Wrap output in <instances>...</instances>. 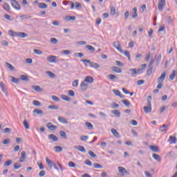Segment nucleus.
Segmentation results:
<instances>
[{"instance_id": "nucleus-1", "label": "nucleus", "mask_w": 177, "mask_h": 177, "mask_svg": "<svg viewBox=\"0 0 177 177\" xmlns=\"http://www.w3.org/2000/svg\"><path fill=\"white\" fill-rule=\"evenodd\" d=\"M8 34L10 37H18L19 38H27L28 34L23 32H15L12 30L8 31Z\"/></svg>"}, {"instance_id": "nucleus-2", "label": "nucleus", "mask_w": 177, "mask_h": 177, "mask_svg": "<svg viewBox=\"0 0 177 177\" xmlns=\"http://www.w3.org/2000/svg\"><path fill=\"white\" fill-rule=\"evenodd\" d=\"M151 95H149L147 97V106L143 107V110L146 114L151 113Z\"/></svg>"}, {"instance_id": "nucleus-3", "label": "nucleus", "mask_w": 177, "mask_h": 177, "mask_svg": "<svg viewBox=\"0 0 177 177\" xmlns=\"http://www.w3.org/2000/svg\"><path fill=\"white\" fill-rule=\"evenodd\" d=\"M81 62H82L86 66V67H88V64H86L88 63L90 65V67L92 68H100V65H99V64L96 62H92L89 59H81Z\"/></svg>"}, {"instance_id": "nucleus-4", "label": "nucleus", "mask_w": 177, "mask_h": 177, "mask_svg": "<svg viewBox=\"0 0 177 177\" xmlns=\"http://www.w3.org/2000/svg\"><path fill=\"white\" fill-rule=\"evenodd\" d=\"M166 75H167V73H166L165 72H163V73L161 74L160 77L158 78V80H157V82H158V84L157 85V88H158V89H161V88H162V86H163V85H164V84H163V82H164V81H165V80Z\"/></svg>"}, {"instance_id": "nucleus-5", "label": "nucleus", "mask_w": 177, "mask_h": 177, "mask_svg": "<svg viewBox=\"0 0 177 177\" xmlns=\"http://www.w3.org/2000/svg\"><path fill=\"white\" fill-rule=\"evenodd\" d=\"M11 5L12 8H14L17 10H20V9L21 8V7H20V4H19L17 1L16 0H12Z\"/></svg>"}, {"instance_id": "nucleus-6", "label": "nucleus", "mask_w": 177, "mask_h": 177, "mask_svg": "<svg viewBox=\"0 0 177 177\" xmlns=\"http://www.w3.org/2000/svg\"><path fill=\"white\" fill-rule=\"evenodd\" d=\"M165 5H166L165 0H160L158 2V10L160 11H162V10L164 9V6H165Z\"/></svg>"}, {"instance_id": "nucleus-7", "label": "nucleus", "mask_w": 177, "mask_h": 177, "mask_svg": "<svg viewBox=\"0 0 177 177\" xmlns=\"http://www.w3.org/2000/svg\"><path fill=\"white\" fill-rule=\"evenodd\" d=\"M113 46L120 53H124V51L122 50V48H121V46L120 45V41H114L113 42Z\"/></svg>"}, {"instance_id": "nucleus-8", "label": "nucleus", "mask_w": 177, "mask_h": 177, "mask_svg": "<svg viewBox=\"0 0 177 177\" xmlns=\"http://www.w3.org/2000/svg\"><path fill=\"white\" fill-rule=\"evenodd\" d=\"M26 158H27V154L25 151H23L21 153V157L19 158V162H24V161H26Z\"/></svg>"}, {"instance_id": "nucleus-9", "label": "nucleus", "mask_w": 177, "mask_h": 177, "mask_svg": "<svg viewBox=\"0 0 177 177\" xmlns=\"http://www.w3.org/2000/svg\"><path fill=\"white\" fill-rule=\"evenodd\" d=\"M46 127H47L50 131H56L57 129V126L54 125L52 122L47 123Z\"/></svg>"}, {"instance_id": "nucleus-10", "label": "nucleus", "mask_w": 177, "mask_h": 177, "mask_svg": "<svg viewBox=\"0 0 177 177\" xmlns=\"http://www.w3.org/2000/svg\"><path fill=\"white\" fill-rule=\"evenodd\" d=\"M56 59L57 57L55 55H50L48 57H47L46 60H48V62H49V63H56Z\"/></svg>"}, {"instance_id": "nucleus-11", "label": "nucleus", "mask_w": 177, "mask_h": 177, "mask_svg": "<svg viewBox=\"0 0 177 177\" xmlns=\"http://www.w3.org/2000/svg\"><path fill=\"white\" fill-rule=\"evenodd\" d=\"M88 84L85 83V82H82L80 85V90L82 92H85L88 89Z\"/></svg>"}, {"instance_id": "nucleus-12", "label": "nucleus", "mask_w": 177, "mask_h": 177, "mask_svg": "<svg viewBox=\"0 0 177 177\" xmlns=\"http://www.w3.org/2000/svg\"><path fill=\"white\" fill-rule=\"evenodd\" d=\"M48 138L49 140H53V142H57L59 140V138L55 134H50L48 136Z\"/></svg>"}, {"instance_id": "nucleus-13", "label": "nucleus", "mask_w": 177, "mask_h": 177, "mask_svg": "<svg viewBox=\"0 0 177 177\" xmlns=\"http://www.w3.org/2000/svg\"><path fill=\"white\" fill-rule=\"evenodd\" d=\"M168 142H169L170 145H175L177 142V138L175 136H170Z\"/></svg>"}, {"instance_id": "nucleus-14", "label": "nucleus", "mask_w": 177, "mask_h": 177, "mask_svg": "<svg viewBox=\"0 0 177 177\" xmlns=\"http://www.w3.org/2000/svg\"><path fill=\"white\" fill-rule=\"evenodd\" d=\"M118 171L122 174V176H124V175H125V174H129L128 173V171H127V169L122 167H118Z\"/></svg>"}, {"instance_id": "nucleus-15", "label": "nucleus", "mask_w": 177, "mask_h": 177, "mask_svg": "<svg viewBox=\"0 0 177 177\" xmlns=\"http://www.w3.org/2000/svg\"><path fill=\"white\" fill-rule=\"evenodd\" d=\"M111 70L112 71H113L114 73H117L118 74H121V73H122V70L118 66H112Z\"/></svg>"}, {"instance_id": "nucleus-16", "label": "nucleus", "mask_w": 177, "mask_h": 177, "mask_svg": "<svg viewBox=\"0 0 177 177\" xmlns=\"http://www.w3.org/2000/svg\"><path fill=\"white\" fill-rule=\"evenodd\" d=\"M46 164H48V168L50 169H52L53 168V164H55V162H53L52 160H49L48 158H46Z\"/></svg>"}, {"instance_id": "nucleus-17", "label": "nucleus", "mask_w": 177, "mask_h": 177, "mask_svg": "<svg viewBox=\"0 0 177 177\" xmlns=\"http://www.w3.org/2000/svg\"><path fill=\"white\" fill-rule=\"evenodd\" d=\"M149 149L154 153H160V149L156 145H150Z\"/></svg>"}, {"instance_id": "nucleus-18", "label": "nucleus", "mask_w": 177, "mask_h": 177, "mask_svg": "<svg viewBox=\"0 0 177 177\" xmlns=\"http://www.w3.org/2000/svg\"><path fill=\"white\" fill-rule=\"evenodd\" d=\"M83 82H85V83L88 82V84H93V77L86 76Z\"/></svg>"}, {"instance_id": "nucleus-19", "label": "nucleus", "mask_w": 177, "mask_h": 177, "mask_svg": "<svg viewBox=\"0 0 177 177\" xmlns=\"http://www.w3.org/2000/svg\"><path fill=\"white\" fill-rule=\"evenodd\" d=\"M32 113L35 116L37 115H42V114H44V111H42L41 109H35V110H33Z\"/></svg>"}, {"instance_id": "nucleus-20", "label": "nucleus", "mask_w": 177, "mask_h": 177, "mask_svg": "<svg viewBox=\"0 0 177 177\" xmlns=\"http://www.w3.org/2000/svg\"><path fill=\"white\" fill-rule=\"evenodd\" d=\"M75 149H77V150H79L82 153H86V149H85L84 146H75Z\"/></svg>"}, {"instance_id": "nucleus-21", "label": "nucleus", "mask_w": 177, "mask_h": 177, "mask_svg": "<svg viewBox=\"0 0 177 177\" xmlns=\"http://www.w3.org/2000/svg\"><path fill=\"white\" fill-rule=\"evenodd\" d=\"M129 71L131 73V77H136V74H138L136 68H130L129 69Z\"/></svg>"}, {"instance_id": "nucleus-22", "label": "nucleus", "mask_w": 177, "mask_h": 177, "mask_svg": "<svg viewBox=\"0 0 177 177\" xmlns=\"http://www.w3.org/2000/svg\"><path fill=\"white\" fill-rule=\"evenodd\" d=\"M58 121L61 122L62 124H68V121H67V119L63 117H59Z\"/></svg>"}, {"instance_id": "nucleus-23", "label": "nucleus", "mask_w": 177, "mask_h": 177, "mask_svg": "<svg viewBox=\"0 0 177 177\" xmlns=\"http://www.w3.org/2000/svg\"><path fill=\"white\" fill-rule=\"evenodd\" d=\"M11 78V82H13L14 84H19L20 82V79L16 78L13 76H10Z\"/></svg>"}, {"instance_id": "nucleus-24", "label": "nucleus", "mask_w": 177, "mask_h": 177, "mask_svg": "<svg viewBox=\"0 0 177 177\" xmlns=\"http://www.w3.org/2000/svg\"><path fill=\"white\" fill-rule=\"evenodd\" d=\"M132 11L133 15H132L133 19H136L138 17V8L136 7L133 8Z\"/></svg>"}, {"instance_id": "nucleus-25", "label": "nucleus", "mask_w": 177, "mask_h": 177, "mask_svg": "<svg viewBox=\"0 0 177 177\" xmlns=\"http://www.w3.org/2000/svg\"><path fill=\"white\" fill-rule=\"evenodd\" d=\"M111 114H113V115H116V117H121V113L118 110H113L111 111Z\"/></svg>"}, {"instance_id": "nucleus-26", "label": "nucleus", "mask_w": 177, "mask_h": 177, "mask_svg": "<svg viewBox=\"0 0 177 177\" xmlns=\"http://www.w3.org/2000/svg\"><path fill=\"white\" fill-rule=\"evenodd\" d=\"M152 157L154 158V160H156V161H161V156H160L158 154L153 153Z\"/></svg>"}, {"instance_id": "nucleus-27", "label": "nucleus", "mask_w": 177, "mask_h": 177, "mask_svg": "<svg viewBox=\"0 0 177 177\" xmlns=\"http://www.w3.org/2000/svg\"><path fill=\"white\" fill-rule=\"evenodd\" d=\"M3 8L6 12H10V6L8 3H4L3 4Z\"/></svg>"}, {"instance_id": "nucleus-28", "label": "nucleus", "mask_w": 177, "mask_h": 177, "mask_svg": "<svg viewBox=\"0 0 177 177\" xmlns=\"http://www.w3.org/2000/svg\"><path fill=\"white\" fill-rule=\"evenodd\" d=\"M109 80H111V81H114V80H118V77L115 75L109 74L108 75Z\"/></svg>"}, {"instance_id": "nucleus-29", "label": "nucleus", "mask_w": 177, "mask_h": 177, "mask_svg": "<svg viewBox=\"0 0 177 177\" xmlns=\"http://www.w3.org/2000/svg\"><path fill=\"white\" fill-rule=\"evenodd\" d=\"M176 76V71L174 70L172 73L169 75V79L171 81H174L175 80V77Z\"/></svg>"}, {"instance_id": "nucleus-30", "label": "nucleus", "mask_w": 177, "mask_h": 177, "mask_svg": "<svg viewBox=\"0 0 177 177\" xmlns=\"http://www.w3.org/2000/svg\"><path fill=\"white\" fill-rule=\"evenodd\" d=\"M32 89H34V91H36V92H42V88L39 86H32Z\"/></svg>"}, {"instance_id": "nucleus-31", "label": "nucleus", "mask_w": 177, "mask_h": 177, "mask_svg": "<svg viewBox=\"0 0 177 177\" xmlns=\"http://www.w3.org/2000/svg\"><path fill=\"white\" fill-rule=\"evenodd\" d=\"M86 49H88V50H89L90 52H91L92 53H94L95 49L94 48L93 46H92L91 45H86Z\"/></svg>"}, {"instance_id": "nucleus-32", "label": "nucleus", "mask_w": 177, "mask_h": 177, "mask_svg": "<svg viewBox=\"0 0 177 177\" xmlns=\"http://www.w3.org/2000/svg\"><path fill=\"white\" fill-rule=\"evenodd\" d=\"M39 9H46L48 8V4L45 3H39Z\"/></svg>"}, {"instance_id": "nucleus-33", "label": "nucleus", "mask_w": 177, "mask_h": 177, "mask_svg": "<svg viewBox=\"0 0 177 177\" xmlns=\"http://www.w3.org/2000/svg\"><path fill=\"white\" fill-rule=\"evenodd\" d=\"M6 66L8 68H9L11 71H15V66L8 62H6Z\"/></svg>"}, {"instance_id": "nucleus-34", "label": "nucleus", "mask_w": 177, "mask_h": 177, "mask_svg": "<svg viewBox=\"0 0 177 177\" xmlns=\"http://www.w3.org/2000/svg\"><path fill=\"white\" fill-rule=\"evenodd\" d=\"M54 150L56 153H60V151H63V148L60 146H55Z\"/></svg>"}, {"instance_id": "nucleus-35", "label": "nucleus", "mask_w": 177, "mask_h": 177, "mask_svg": "<svg viewBox=\"0 0 177 177\" xmlns=\"http://www.w3.org/2000/svg\"><path fill=\"white\" fill-rule=\"evenodd\" d=\"M32 104L34 106H36L37 107H41V106H42V104L41 103V102L38 100H34L32 102Z\"/></svg>"}, {"instance_id": "nucleus-36", "label": "nucleus", "mask_w": 177, "mask_h": 177, "mask_svg": "<svg viewBox=\"0 0 177 177\" xmlns=\"http://www.w3.org/2000/svg\"><path fill=\"white\" fill-rule=\"evenodd\" d=\"M59 135L61 138H63L64 139H67V133H66L64 131H60Z\"/></svg>"}, {"instance_id": "nucleus-37", "label": "nucleus", "mask_w": 177, "mask_h": 177, "mask_svg": "<svg viewBox=\"0 0 177 177\" xmlns=\"http://www.w3.org/2000/svg\"><path fill=\"white\" fill-rule=\"evenodd\" d=\"M65 20H66V21H70V20L75 21V17L68 15L65 17Z\"/></svg>"}, {"instance_id": "nucleus-38", "label": "nucleus", "mask_w": 177, "mask_h": 177, "mask_svg": "<svg viewBox=\"0 0 177 177\" xmlns=\"http://www.w3.org/2000/svg\"><path fill=\"white\" fill-rule=\"evenodd\" d=\"M31 16H28L26 15H22L20 16L21 20H27V19H31Z\"/></svg>"}, {"instance_id": "nucleus-39", "label": "nucleus", "mask_w": 177, "mask_h": 177, "mask_svg": "<svg viewBox=\"0 0 177 177\" xmlns=\"http://www.w3.org/2000/svg\"><path fill=\"white\" fill-rule=\"evenodd\" d=\"M20 80H21L22 81H26V82L30 81V79H28V77H27L25 75H21L20 76Z\"/></svg>"}, {"instance_id": "nucleus-40", "label": "nucleus", "mask_w": 177, "mask_h": 177, "mask_svg": "<svg viewBox=\"0 0 177 177\" xmlns=\"http://www.w3.org/2000/svg\"><path fill=\"white\" fill-rule=\"evenodd\" d=\"M122 103L123 104H125L127 107H129V106H131V102L129 101H128L127 100H122Z\"/></svg>"}, {"instance_id": "nucleus-41", "label": "nucleus", "mask_w": 177, "mask_h": 177, "mask_svg": "<svg viewBox=\"0 0 177 177\" xmlns=\"http://www.w3.org/2000/svg\"><path fill=\"white\" fill-rule=\"evenodd\" d=\"M111 132H112V133L114 135V136H116V138L118 137V136H120V133H119L118 131H117V130L115 129H112L111 130Z\"/></svg>"}, {"instance_id": "nucleus-42", "label": "nucleus", "mask_w": 177, "mask_h": 177, "mask_svg": "<svg viewBox=\"0 0 177 177\" xmlns=\"http://www.w3.org/2000/svg\"><path fill=\"white\" fill-rule=\"evenodd\" d=\"M0 88L2 89L3 93H6V89H5V84L3 82H0Z\"/></svg>"}, {"instance_id": "nucleus-43", "label": "nucleus", "mask_w": 177, "mask_h": 177, "mask_svg": "<svg viewBox=\"0 0 177 177\" xmlns=\"http://www.w3.org/2000/svg\"><path fill=\"white\" fill-rule=\"evenodd\" d=\"M46 74H48L50 78H55V77H56V75H55V73H52L50 71H47Z\"/></svg>"}, {"instance_id": "nucleus-44", "label": "nucleus", "mask_w": 177, "mask_h": 177, "mask_svg": "<svg viewBox=\"0 0 177 177\" xmlns=\"http://www.w3.org/2000/svg\"><path fill=\"white\" fill-rule=\"evenodd\" d=\"M13 168L14 169H20V168H21V165L19 162H16L14 164Z\"/></svg>"}, {"instance_id": "nucleus-45", "label": "nucleus", "mask_w": 177, "mask_h": 177, "mask_svg": "<svg viewBox=\"0 0 177 177\" xmlns=\"http://www.w3.org/2000/svg\"><path fill=\"white\" fill-rule=\"evenodd\" d=\"M4 19H6V20H8L9 21H13V18H12L10 15L8 14L4 15Z\"/></svg>"}, {"instance_id": "nucleus-46", "label": "nucleus", "mask_w": 177, "mask_h": 177, "mask_svg": "<svg viewBox=\"0 0 177 177\" xmlns=\"http://www.w3.org/2000/svg\"><path fill=\"white\" fill-rule=\"evenodd\" d=\"M75 8L76 9H78L79 10L82 9V5H81V3L75 2Z\"/></svg>"}, {"instance_id": "nucleus-47", "label": "nucleus", "mask_w": 177, "mask_h": 177, "mask_svg": "<svg viewBox=\"0 0 177 177\" xmlns=\"http://www.w3.org/2000/svg\"><path fill=\"white\" fill-rule=\"evenodd\" d=\"M71 53V51L70 50H64L61 51V55H70Z\"/></svg>"}, {"instance_id": "nucleus-48", "label": "nucleus", "mask_w": 177, "mask_h": 177, "mask_svg": "<svg viewBox=\"0 0 177 177\" xmlns=\"http://www.w3.org/2000/svg\"><path fill=\"white\" fill-rule=\"evenodd\" d=\"M86 127H87V128H88V129H93V124H92V123L87 122L85 124Z\"/></svg>"}, {"instance_id": "nucleus-49", "label": "nucleus", "mask_w": 177, "mask_h": 177, "mask_svg": "<svg viewBox=\"0 0 177 177\" xmlns=\"http://www.w3.org/2000/svg\"><path fill=\"white\" fill-rule=\"evenodd\" d=\"M13 163V161L11 160L6 161L4 163V167H10V165Z\"/></svg>"}, {"instance_id": "nucleus-50", "label": "nucleus", "mask_w": 177, "mask_h": 177, "mask_svg": "<svg viewBox=\"0 0 177 177\" xmlns=\"http://www.w3.org/2000/svg\"><path fill=\"white\" fill-rule=\"evenodd\" d=\"M24 127H25L26 129H30V124H28V122H27V120H24Z\"/></svg>"}, {"instance_id": "nucleus-51", "label": "nucleus", "mask_w": 177, "mask_h": 177, "mask_svg": "<svg viewBox=\"0 0 177 177\" xmlns=\"http://www.w3.org/2000/svg\"><path fill=\"white\" fill-rule=\"evenodd\" d=\"M93 167L95 168H97L98 169H102L103 168V166H102V165L99 164V163H94L93 164Z\"/></svg>"}, {"instance_id": "nucleus-52", "label": "nucleus", "mask_w": 177, "mask_h": 177, "mask_svg": "<svg viewBox=\"0 0 177 177\" xmlns=\"http://www.w3.org/2000/svg\"><path fill=\"white\" fill-rule=\"evenodd\" d=\"M153 64H154V59H151L148 64V68H153Z\"/></svg>"}, {"instance_id": "nucleus-53", "label": "nucleus", "mask_w": 177, "mask_h": 177, "mask_svg": "<svg viewBox=\"0 0 177 177\" xmlns=\"http://www.w3.org/2000/svg\"><path fill=\"white\" fill-rule=\"evenodd\" d=\"M62 99H63V100H65L66 102H70L71 100V99L66 95H62Z\"/></svg>"}, {"instance_id": "nucleus-54", "label": "nucleus", "mask_w": 177, "mask_h": 177, "mask_svg": "<svg viewBox=\"0 0 177 177\" xmlns=\"http://www.w3.org/2000/svg\"><path fill=\"white\" fill-rule=\"evenodd\" d=\"M50 42H51L52 44H57V42H59V40H57V39H56V38L52 37L50 39Z\"/></svg>"}, {"instance_id": "nucleus-55", "label": "nucleus", "mask_w": 177, "mask_h": 177, "mask_svg": "<svg viewBox=\"0 0 177 177\" xmlns=\"http://www.w3.org/2000/svg\"><path fill=\"white\" fill-rule=\"evenodd\" d=\"M68 95H69V96H71L72 97H74V96H75V93H74V91L73 90H69L68 91Z\"/></svg>"}, {"instance_id": "nucleus-56", "label": "nucleus", "mask_w": 177, "mask_h": 177, "mask_svg": "<svg viewBox=\"0 0 177 177\" xmlns=\"http://www.w3.org/2000/svg\"><path fill=\"white\" fill-rule=\"evenodd\" d=\"M111 106L112 107V109H118V107H120V105L115 102H113L111 104Z\"/></svg>"}, {"instance_id": "nucleus-57", "label": "nucleus", "mask_w": 177, "mask_h": 177, "mask_svg": "<svg viewBox=\"0 0 177 177\" xmlns=\"http://www.w3.org/2000/svg\"><path fill=\"white\" fill-rule=\"evenodd\" d=\"M151 74H153V69L148 68L147 71V75L149 77V75H151Z\"/></svg>"}, {"instance_id": "nucleus-58", "label": "nucleus", "mask_w": 177, "mask_h": 177, "mask_svg": "<svg viewBox=\"0 0 177 177\" xmlns=\"http://www.w3.org/2000/svg\"><path fill=\"white\" fill-rule=\"evenodd\" d=\"M110 13H111V16H114V15H115V8L111 7Z\"/></svg>"}, {"instance_id": "nucleus-59", "label": "nucleus", "mask_w": 177, "mask_h": 177, "mask_svg": "<svg viewBox=\"0 0 177 177\" xmlns=\"http://www.w3.org/2000/svg\"><path fill=\"white\" fill-rule=\"evenodd\" d=\"M33 52L35 55H42V51L38 49H34Z\"/></svg>"}, {"instance_id": "nucleus-60", "label": "nucleus", "mask_w": 177, "mask_h": 177, "mask_svg": "<svg viewBox=\"0 0 177 177\" xmlns=\"http://www.w3.org/2000/svg\"><path fill=\"white\" fill-rule=\"evenodd\" d=\"M167 156H168V157H174V156H175V157H176V155L175 154V152H174V151H169V152H168L167 153Z\"/></svg>"}, {"instance_id": "nucleus-61", "label": "nucleus", "mask_w": 177, "mask_h": 177, "mask_svg": "<svg viewBox=\"0 0 177 177\" xmlns=\"http://www.w3.org/2000/svg\"><path fill=\"white\" fill-rule=\"evenodd\" d=\"M88 154H89V156H91V157H92V158H96V154H95V153H93V151H88Z\"/></svg>"}, {"instance_id": "nucleus-62", "label": "nucleus", "mask_w": 177, "mask_h": 177, "mask_svg": "<svg viewBox=\"0 0 177 177\" xmlns=\"http://www.w3.org/2000/svg\"><path fill=\"white\" fill-rule=\"evenodd\" d=\"M89 137H88V136H80V139L81 140H83L84 142H85L86 140H88Z\"/></svg>"}, {"instance_id": "nucleus-63", "label": "nucleus", "mask_w": 177, "mask_h": 177, "mask_svg": "<svg viewBox=\"0 0 177 177\" xmlns=\"http://www.w3.org/2000/svg\"><path fill=\"white\" fill-rule=\"evenodd\" d=\"M10 143V139L6 138L4 140H3V145H9Z\"/></svg>"}, {"instance_id": "nucleus-64", "label": "nucleus", "mask_w": 177, "mask_h": 177, "mask_svg": "<svg viewBox=\"0 0 177 177\" xmlns=\"http://www.w3.org/2000/svg\"><path fill=\"white\" fill-rule=\"evenodd\" d=\"M72 86L77 88V86H78V80H74L72 83Z\"/></svg>"}]
</instances>
